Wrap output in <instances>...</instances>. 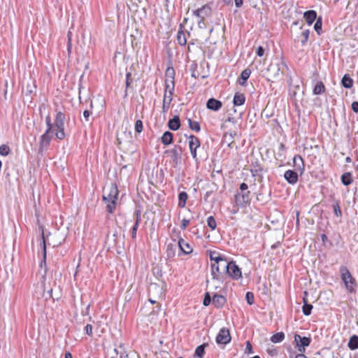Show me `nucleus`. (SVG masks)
<instances>
[{
	"label": "nucleus",
	"mask_w": 358,
	"mask_h": 358,
	"mask_svg": "<svg viewBox=\"0 0 358 358\" xmlns=\"http://www.w3.org/2000/svg\"><path fill=\"white\" fill-rule=\"evenodd\" d=\"M143 129V122L140 120H138L135 122V131L137 133H141V132H142Z\"/></svg>",
	"instance_id": "58836bf2"
},
{
	"label": "nucleus",
	"mask_w": 358,
	"mask_h": 358,
	"mask_svg": "<svg viewBox=\"0 0 358 358\" xmlns=\"http://www.w3.org/2000/svg\"><path fill=\"white\" fill-rule=\"evenodd\" d=\"M339 273L346 290L350 293L355 292L357 282L349 269L346 266H342L339 268Z\"/></svg>",
	"instance_id": "7ed1b4c3"
},
{
	"label": "nucleus",
	"mask_w": 358,
	"mask_h": 358,
	"mask_svg": "<svg viewBox=\"0 0 358 358\" xmlns=\"http://www.w3.org/2000/svg\"><path fill=\"white\" fill-rule=\"evenodd\" d=\"M222 262H213L211 264V274L213 279L218 280L220 278L221 271L220 269V264Z\"/></svg>",
	"instance_id": "a211bd4d"
},
{
	"label": "nucleus",
	"mask_w": 358,
	"mask_h": 358,
	"mask_svg": "<svg viewBox=\"0 0 358 358\" xmlns=\"http://www.w3.org/2000/svg\"><path fill=\"white\" fill-rule=\"evenodd\" d=\"M322 19H321V17H320L319 19L317 20V21L314 25V29L318 34H320V31L322 30Z\"/></svg>",
	"instance_id": "ea45409f"
},
{
	"label": "nucleus",
	"mask_w": 358,
	"mask_h": 358,
	"mask_svg": "<svg viewBox=\"0 0 358 358\" xmlns=\"http://www.w3.org/2000/svg\"><path fill=\"white\" fill-rule=\"evenodd\" d=\"M294 166L296 167V171L303 173L305 171L304 161L301 155H296L293 158Z\"/></svg>",
	"instance_id": "ddd939ff"
},
{
	"label": "nucleus",
	"mask_w": 358,
	"mask_h": 358,
	"mask_svg": "<svg viewBox=\"0 0 358 358\" xmlns=\"http://www.w3.org/2000/svg\"><path fill=\"white\" fill-rule=\"evenodd\" d=\"M250 191H248L247 192H245V193H243L242 195H241V197H242V201H239V196L240 195L239 194H236L235 195V200H236V202L238 203V202L239 203H247L249 201V197H250Z\"/></svg>",
	"instance_id": "f704fd0d"
},
{
	"label": "nucleus",
	"mask_w": 358,
	"mask_h": 358,
	"mask_svg": "<svg viewBox=\"0 0 358 358\" xmlns=\"http://www.w3.org/2000/svg\"><path fill=\"white\" fill-rule=\"evenodd\" d=\"M67 37H68V41H72V33L71 31H68Z\"/></svg>",
	"instance_id": "bf43d9fd"
},
{
	"label": "nucleus",
	"mask_w": 358,
	"mask_h": 358,
	"mask_svg": "<svg viewBox=\"0 0 358 358\" xmlns=\"http://www.w3.org/2000/svg\"><path fill=\"white\" fill-rule=\"evenodd\" d=\"M207 225L210 228L212 231L216 229L217 222L213 216L211 215L207 218Z\"/></svg>",
	"instance_id": "c9c22d12"
},
{
	"label": "nucleus",
	"mask_w": 358,
	"mask_h": 358,
	"mask_svg": "<svg viewBox=\"0 0 358 358\" xmlns=\"http://www.w3.org/2000/svg\"><path fill=\"white\" fill-rule=\"evenodd\" d=\"M325 90V86L322 81L318 82L313 89L314 94H320Z\"/></svg>",
	"instance_id": "2f4dec72"
},
{
	"label": "nucleus",
	"mask_w": 358,
	"mask_h": 358,
	"mask_svg": "<svg viewBox=\"0 0 358 358\" xmlns=\"http://www.w3.org/2000/svg\"><path fill=\"white\" fill-rule=\"evenodd\" d=\"M177 41L179 45L185 46L187 43V38L184 31V27L180 24L177 33Z\"/></svg>",
	"instance_id": "dca6fc26"
},
{
	"label": "nucleus",
	"mask_w": 358,
	"mask_h": 358,
	"mask_svg": "<svg viewBox=\"0 0 358 358\" xmlns=\"http://www.w3.org/2000/svg\"><path fill=\"white\" fill-rule=\"evenodd\" d=\"M224 267L226 268L227 274L231 278L238 280L242 277L241 271L234 262L232 261L227 264H224Z\"/></svg>",
	"instance_id": "0eeeda50"
},
{
	"label": "nucleus",
	"mask_w": 358,
	"mask_h": 358,
	"mask_svg": "<svg viewBox=\"0 0 358 358\" xmlns=\"http://www.w3.org/2000/svg\"><path fill=\"white\" fill-rule=\"evenodd\" d=\"M285 339V334L283 332H278L271 337V341L273 343H280Z\"/></svg>",
	"instance_id": "7c9ffc66"
},
{
	"label": "nucleus",
	"mask_w": 358,
	"mask_h": 358,
	"mask_svg": "<svg viewBox=\"0 0 358 358\" xmlns=\"http://www.w3.org/2000/svg\"><path fill=\"white\" fill-rule=\"evenodd\" d=\"M213 304L216 308H221L225 303V299L222 295L215 294L212 299Z\"/></svg>",
	"instance_id": "4be33fe9"
},
{
	"label": "nucleus",
	"mask_w": 358,
	"mask_h": 358,
	"mask_svg": "<svg viewBox=\"0 0 358 358\" xmlns=\"http://www.w3.org/2000/svg\"><path fill=\"white\" fill-rule=\"evenodd\" d=\"M42 238H43V262L44 263H45V259H46V245H45V238H44V235L43 234L42 236Z\"/></svg>",
	"instance_id": "c03bdc74"
},
{
	"label": "nucleus",
	"mask_w": 358,
	"mask_h": 358,
	"mask_svg": "<svg viewBox=\"0 0 358 358\" xmlns=\"http://www.w3.org/2000/svg\"><path fill=\"white\" fill-rule=\"evenodd\" d=\"M209 257L212 262H224V263H227V259L222 256L217 251H208Z\"/></svg>",
	"instance_id": "412c9836"
},
{
	"label": "nucleus",
	"mask_w": 358,
	"mask_h": 358,
	"mask_svg": "<svg viewBox=\"0 0 358 358\" xmlns=\"http://www.w3.org/2000/svg\"><path fill=\"white\" fill-rule=\"evenodd\" d=\"M162 103V112L166 113L170 108L175 90V70L168 67L165 71V84Z\"/></svg>",
	"instance_id": "f257e3e1"
},
{
	"label": "nucleus",
	"mask_w": 358,
	"mask_h": 358,
	"mask_svg": "<svg viewBox=\"0 0 358 358\" xmlns=\"http://www.w3.org/2000/svg\"><path fill=\"white\" fill-rule=\"evenodd\" d=\"M171 153L172 154L173 159L177 163L178 160V158H179V155H178V153L177 150H175V149L171 150Z\"/></svg>",
	"instance_id": "de8ad7c7"
},
{
	"label": "nucleus",
	"mask_w": 358,
	"mask_h": 358,
	"mask_svg": "<svg viewBox=\"0 0 358 358\" xmlns=\"http://www.w3.org/2000/svg\"><path fill=\"white\" fill-rule=\"evenodd\" d=\"M251 74V70L249 69H244L241 73L240 77L238 78V82L239 85L241 86H246L247 80L250 78Z\"/></svg>",
	"instance_id": "f3484780"
},
{
	"label": "nucleus",
	"mask_w": 358,
	"mask_h": 358,
	"mask_svg": "<svg viewBox=\"0 0 358 358\" xmlns=\"http://www.w3.org/2000/svg\"><path fill=\"white\" fill-rule=\"evenodd\" d=\"M353 181L352 173L350 172L344 173L341 176V182L344 185H349Z\"/></svg>",
	"instance_id": "cd10ccee"
},
{
	"label": "nucleus",
	"mask_w": 358,
	"mask_h": 358,
	"mask_svg": "<svg viewBox=\"0 0 358 358\" xmlns=\"http://www.w3.org/2000/svg\"><path fill=\"white\" fill-rule=\"evenodd\" d=\"M188 144L190 150L191 155L194 159H197L196 149L201 145L200 140L198 137L190 135L188 137Z\"/></svg>",
	"instance_id": "9d476101"
},
{
	"label": "nucleus",
	"mask_w": 358,
	"mask_h": 358,
	"mask_svg": "<svg viewBox=\"0 0 358 358\" xmlns=\"http://www.w3.org/2000/svg\"><path fill=\"white\" fill-rule=\"evenodd\" d=\"M161 140H162V143L164 145H170L173 142V134H172V133L170 132V131L164 132V134L162 135V138H161Z\"/></svg>",
	"instance_id": "b1692460"
},
{
	"label": "nucleus",
	"mask_w": 358,
	"mask_h": 358,
	"mask_svg": "<svg viewBox=\"0 0 358 358\" xmlns=\"http://www.w3.org/2000/svg\"><path fill=\"white\" fill-rule=\"evenodd\" d=\"M341 84L345 88H351L353 85V80L348 74H345L341 80Z\"/></svg>",
	"instance_id": "393cba45"
},
{
	"label": "nucleus",
	"mask_w": 358,
	"mask_h": 358,
	"mask_svg": "<svg viewBox=\"0 0 358 358\" xmlns=\"http://www.w3.org/2000/svg\"><path fill=\"white\" fill-rule=\"evenodd\" d=\"M350 160H351V159H350V157H348L346 158V161H347V162H350Z\"/></svg>",
	"instance_id": "e2e57ef3"
},
{
	"label": "nucleus",
	"mask_w": 358,
	"mask_h": 358,
	"mask_svg": "<svg viewBox=\"0 0 358 358\" xmlns=\"http://www.w3.org/2000/svg\"><path fill=\"white\" fill-rule=\"evenodd\" d=\"M211 8L209 5L206 4L201 8H198L193 11V14L201 18V21H203L206 17H208L211 15Z\"/></svg>",
	"instance_id": "9b49d317"
},
{
	"label": "nucleus",
	"mask_w": 358,
	"mask_h": 358,
	"mask_svg": "<svg viewBox=\"0 0 358 358\" xmlns=\"http://www.w3.org/2000/svg\"><path fill=\"white\" fill-rule=\"evenodd\" d=\"M245 96L244 94L241 92H236L234 94L233 103L235 106H240L245 103Z\"/></svg>",
	"instance_id": "aec40b11"
},
{
	"label": "nucleus",
	"mask_w": 358,
	"mask_h": 358,
	"mask_svg": "<svg viewBox=\"0 0 358 358\" xmlns=\"http://www.w3.org/2000/svg\"><path fill=\"white\" fill-rule=\"evenodd\" d=\"M303 302H304V304L302 307L303 313L305 315H309L311 313V310L313 309V306L311 304H308L307 303V300L305 297L303 298Z\"/></svg>",
	"instance_id": "72a5a7b5"
},
{
	"label": "nucleus",
	"mask_w": 358,
	"mask_h": 358,
	"mask_svg": "<svg viewBox=\"0 0 358 358\" xmlns=\"http://www.w3.org/2000/svg\"><path fill=\"white\" fill-rule=\"evenodd\" d=\"M188 124L189 128L196 132L201 131L200 124L197 121H193L192 119H188Z\"/></svg>",
	"instance_id": "473e14b6"
},
{
	"label": "nucleus",
	"mask_w": 358,
	"mask_h": 358,
	"mask_svg": "<svg viewBox=\"0 0 358 358\" xmlns=\"http://www.w3.org/2000/svg\"><path fill=\"white\" fill-rule=\"evenodd\" d=\"M294 343H296V346L298 348L299 352H305V348L308 347L310 344L311 339L309 337H301L299 334H295Z\"/></svg>",
	"instance_id": "6e6552de"
},
{
	"label": "nucleus",
	"mask_w": 358,
	"mask_h": 358,
	"mask_svg": "<svg viewBox=\"0 0 358 358\" xmlns=\"http://www.w3.org/2000/svg\"><path fill=\"white\" fill-rule=\"evenodd\" d=\"M284 178L291 185H295L299 180L297 173L292 170L286 171L284 173Z\"/></svg>",
	"instance_id": "f8f14e48"
},
{
	"label": "nucleus",
	"mask_w": 358,
	"mask_h": 358,
	"mask_svg": "<svg viewBox=\"0 0 358 358\" xmlns=\"http://www.w3.org/2000/svg\"><path fill=\"white\" fill-rule=\"evenodd\" d=\"M211 302V298L208 292L205 294V296L203 299V304L205 306H208Z\"/></svg>",
	"instance_id": "a19ab883"
},
{
	"label": "nucleus",
	"mask_w": 358,
	"mask_h": 358,
	"mask_svg": "<svg viewBox=\"0 0 358 358\" xmlns=\"http://www.w3.org/2000/svg\"><path fill=\"white\" fill-rule=\"evenodd\" d=\"M231 334L229 329L223 327L220 329L217 336L216 342L217 344L226 345L231 341Z\"/></svg>",
	"instance_id": "1a4fd4ad"
},
{
	"label": "nucleus",
	"mask_w": 358,
	"mask_h": 358,
	"mask_svg": "<svg viewBox=\"0 0 358 358\" xmlns=\"http://www.w3.org/2000/svg\"><path fill=\"white\" fill-rule=\"evenodd\" d=\"M119 190L115 183H111L104 188L103 200L106 204V210L108 213L113 214L116 208Z\"/></svg>",
	"instance_id": "f03ea898"
},
{
	"label": "nucleus",
	"mask_w": 358,
	"mask_h": 358,
	"mask_svg": "<svg viewBox=\"0 0 358 358\" xmlns=\"http://www.w3.org/2000/svg\"><path fill=\"white\" fill-rule=\"evenodd\" d=\"M65 114L62 111H57L55 115L53 124V131L59 140L64 139L66 134L64 131Z\"/></svg>",
	"instance_id": "39448f33"
},
{
	"label": "nucleus",
	"mask_w": 358,
	"mask_h": 358,
	"mask_svg": "<svg viewBox=\"0 0 358 358\" xmlns=\"http://www.w3.org/2000/svg\"><path fill=\"white\" fill-rule=\"evenodd\" d=\"M10 152V148L7 145H1L0 146V155L2 156H7Z\"/></svg>",
	"instance_id": "4c0bfd02"
},
{
	"label": "nucleus",
	"mask_w": 358,
	"mask_h": 358,
	"mask_svg": "<svg viewBox=\"0 0 358 358\" xmlns=\"http://www.w3.org/2000/svg\"><path fill=\"white\" fill-rule=\"evenodd\" d=\"M303 17L306 22L309 24H312L317 18V13L313 10H310L304 13Z\"/></svg>",
	"instance_id": "6ab92c4d"
},
{
	"label": "nucleus",
	"mask_w": 358,
	"mask_h": 358,
	"mask_svg": "<svg viewBox=\"0 0 358 358\" xmlns=\"http://www.w3.org/2000/svg\"><path fill=\"white\" fill-rule=\"evenodd\" d=\"M352 109L354 112H358V102L355 101L352 103Z\"/></svg>",
	"instance_id": "864d4df0"
},
{
	"label": "nucleus",
	"mask_w": 358,
	"mask_h": 358,
	"mask_svg": "<svg viewBox=\"0 0 358 358\" xmlns=\"http://www.w3.org/2000/svg\"><path fill=\"white\" fill-rule=\"evenodd\" d=\"M309 34H310V31L308 29H306L302 31L301 42L303 45L306 44V43L308 40V38H309Z\"/></svg>",
	"instance_id": "e433bc0d"
},
{
	"label": "nucleus",
	"mask_w": 358,
	"mask_h": 358,
	"mask_svg": "<svg viewBox=\"0 0 358 358\" xmlns=\"http://www.w3.org/2000/svg\"><path fill=\"white\" fill-rule=\"evenodd\" d=\"M166 291L164 286L157 283H150L148 287L149 301L152 304L159 303V301L164 299Z\"/></svg>",
	"instance_id": "20e7f679"
},
{
	"label": "nucleus",
	"mask_w": 358,
	"mask_h": 358,
	"mask_svg": "<svg viewBox=\"0 0 358 358\" xmlns=\"http://www.w3.org/2000/svg\"><path fill=\"white\" fill-rule=\"evenodd\" d=\"M334 211L336 216H338V217L341 216V214H342L340 206L338 203L334 206Z\"/></svg>",
	"instance_id": "49530a36"
},
{
	"label": "nucleus",
	"mask_w": 358,
	"mask_h": 358,
	"mask_svg": "<svg viewBox=\"0 0 358 358\" xmlns=\"http://www.w3.org/2000/svg\"><path fill=\"white\" fill-rule=\"evenodd\" d=\"M64 358H73V357H72V355L71 354V352H66L65 353V357H64Z\"/></svg>",
	"instance_id": "052dcab7"
},
{
	"label": "nucleus",
	"mask_w": 358,
	"mask_h": 358,
	"mask_svg": "<svg viewBox=\"0 0 358 358\" xmlns=\"http://www.w3.org/2000/svg\"><path fill=\"white\" fill-rule=\"evenodd\" d=\"M188 199V195L185 192H181L178 195V206L180 208H184L186 206V202Z\"/></svg>",
	"instance_id": "a878e982"
},
{
	"label": "nucleus",
	"mask_w": 358,
	"mask_h": 358,
	"mask_svg": "<svg viewBox=\"0 0 358 358\" xmlns=\"http://www.w3.org/2000/svg\"><path fill=\"white\" fill-rule=\"evenodd\" d=\"M45 123L47 129L45 133L41 136L39 141V150L41 151L48 148L52 139L51 133L53 131V124H52L51 117L49 115L45 117Z\"/></svg>",
	"instance_id": "423d86ee"
},
{
	"label": "nucleus",
	"mask_w": 358,
	"mask_h": 358,
	"mask_svg": "<svg viewBox=\"0 0 358 358\" xmlns=\"http://www.w3.org/2000/svg\"><path fill=\"white\" fill-rule=\"evenodd\" d=\"M169 127L170 129L176 131L180 127V121L178 116H175L169 121Z\"/></svg>",
	"instance_id": "5701e85b"
},
{
	"label": "nucleus",
	"mask_w": 358,
	"mask_h": 358,
	"mask_svg": "<svg viewBox=\"0 0 358 358\" xmlns=\"http://www.w3.org/2000/svg\"><path fill=\"white\" fill-rule=\"evenodd\" d=\"M305 352H299L295 356V358H308L305 355Z\"/></svg>",
	"instance_id": "13d9d810"
},
{
	"label": "nucleus",
	"mask_w": 358,
	"mask_h": 358,
	"mask_svg": "<svg viewBox=\"0 0 358 358\" xmlns=\"http://www.w3.org/2000/svg\"><path fill=\"white\" fill-rule=\"evenodd\" d=\"M248 188V186L246 183L245 182H243L240 185V189L242 191V192H244L245 190H247Z\"/></svg>",
	"instance_id": "5fc2aeb1"
},
{
	"label": "nucleus",
	"mask_w": 358,
	"mask_h": 358,
	"mask_svg": "<svg viewBox=\"0 0 358 358\" xmlns=\"http://www.w3.org/2000/svg\"><path fill=\"white\" fill-rule=\"evenodd\" d=\"M208 345L206 343H203L199 345L194 352V358H202L205 353V348Z\"/></svg>",
	"instance_id": "c756f323"
},
{
	"label": "nucleus",
	"mask_w": 358,
	"mask_h": 358,
	"mask_svg": "<svg viewBox=\"0 0 358 358\" xmlns=\"http://www.w3.org/2000/svg\"><path fill=\"white\" fill-rule=\"evenodd\" d=\"M71 49H72V43L71 41L67 42V52H68V56L70 57L71 54Z\"/></svg>",
	"instance_id": "603ef678"
},
{
	"label": "nucleus",
	"mask_w": 358,
	"mask_h": 358,
	"mask_svg": "<svg viewBox=\"0 0 358 358\" xmlns=\"http://www.w3.org/2000/svg\"><path fill=\"white\" fill-rule=\"evenodd\" d=\"M178 244L181 252L185 255L190 254L193 251V248L189 243L182 238H179Z\"/></svg>",
	"instance_id": "4468645a"
},
{
	"label": "nucleus",
	"mask_w": 358,
	"mask_h": 358,
	"mask_svg": "<svg viewBox=\"0 0 358 358\" xmlns=\"http://www.w3.org/2000/svg\"><path fill=\"white\" fill-rule=\"evenodd\" d=\"M187 49H188V51H190V48H189V45H188V48H187Z\"/></svg>",
	"instance_id": "69168bd1"
},
{
	"label": "nucleus",
	"mask_w": 358,
	"mask_h": 358,
	"mask_svg": "<svg viewBox=\"0 0 358 358\" xmlns=\"http://www.w3.org/2000/svg\"><path fill=\"white\" fill-rule=\"evenodd\" d=\"M251 358H260V357L258 356V355H256V356H254L253 357H251Z\"/></svg>",
	"instance_id": "0e129e2a"
},
{
	"label": "nucleus",
	"mask_w": 358,
	"mask_h": 358,
	"mask_svg": "<svg viewBox=\"0 0 358 358\" xmlns=\"http://www.w3.org/2000/svg\"><path fill=\"white\" fill-rule=\"evenodd\" d=\"M206 106L210 110L217 111L222 108V103L220 101L211 98L207 101Z\"/></svg>",
	"instance_id": "2eb2a0df"
},
{
	"label": "nucleus",
	"mask_w": 358,
	"mask_h": 358,
	"mask_svg": "<svg viewBox=\"0 0 358 358\" xmlns=\"http://www.w3.org/2000/svg\"><path fill=\"white\" fill-rule=\"evenodd\" d=\"M190 220L188 219H182L181 221L180 228L182 230H185L189 224Z\"/></svg>",
	"instance_id": "37998d69"
},
{
	"label": "nucleus",
	"mask_w": 358,
	"mask_h": 358,
	"mask_svg": "<svg viewBox=\"0 0 358 358\" xmlns=\"http://www.w3.org/2000/svg\"><path fill=\"white\" fill-rule=\"evenodd\" d=\"M131 73H127V75H126V85H127V87H128L129 85V80L131 78Z\"/></svg>",
	"instance_id": "6e6d98bb"
},
{
	"label": "nucleus",
	"mask_w": 358,
	"mask_h": 358,
	"mask_svg": "<svg viewBox=\"0 0 358 358\" xmlns=\"http://www.w3.org/2000/svg\"><path fill=\"white\" fill-rule=\"evenodd\" d=\"M252 352H253L252 346L249 341H247L246 348H245V353L252 354Z\"/></svg>",
	"instance_id": "09e8293b"
},
{
	"label": "nucleus",
	"mask_w": 358,
	"mask_h": 358,
	"mask_svg": "<svg viewBox=\"0 0 358 358\" xmlns=\"http://www.w3.org/2000/svg\"><path fill=\"white\" fill-rule=\"evenodd\" d=\"M348 348L351 350H355L358 349V336L353 335L350 338L349 342L348 343Z\"/></svg>",
	"instance_id": "bb28decb"
},
{
	"label": "nucleus",
	"mask_w": 358,
	"mask_h": 358,
	"mask_svg": "<svg viewBox=\"0 0 358 358\" xmlns=\"http://www.w3.org/2000/svg\"><path fill=\"white\" fill-rule=\"evenodd\" d=\"M236 7L239 8L243 5V0H234Z\"/></svg>",
	"instance_id": "4d7b16f0"
},
{
	"label": "nucleus",
	"mask_w": 358,
	"mask_h": 358,
	"mask_svg": "<svg viewBox=\"0 0 358 358\" xmlns=\"http://www.w3.org/2000/svg\"><path fill=\"white\" fill-rule=\"evenodd\" d=\"M91 113H92L90 111H89L88 110H84L83 116H84L86 122L89 121V118H90V116Z\"/></svg>",
	"instance_id": "3c124183"
},
{
	"label": "nucleus",
	"mask_w": 358,
	"mask_h": 358,
	"mask_svg": "<svg viewBox=\"0 0 358 358\" xmlns=\"http://www.w3.org/2000/svg\"><path fill=\"white\" fill-rule=\"evenodd\" d=\"M327 239V237L325 234L322 235V240L323 242H324Z\"/></svg>",
	"instance_id": "680f3d73"
},
{
	"label": "nucleus",
	"mask_w": 358,
	"mask_h": 358,
	"mask_svg": "<svg viewBox=\"0 0 358 358\" xmlns=\"http://www.w3.org/2000/svg\"><path fill=\"white\" fill-rule=\"evenodd\" d=\"M246 299H247V301L248 303L250 304V305H252L254 303V295L252 292H247L246 293Z\"/></svg>",
	"instance_id": "79ce46f5"
},
{
	"label": "nucleus",
	"mask_w": 358,
	"mask_h": 358,
	"mask_svg": "<svg viewBox=\"0 0 358 358\" xmlns=\"http://www.w3.org/2000/svg\"><path fill=\"white\" fill-rule=\"evenodd\" d=\"M264 54V49L262 46H259L257 50V55L259 57H262Z\"/></svg>",
	"instance_id": "8fccbe9b"
},
{
	"label": "nucleus",
	"mask_w": 358,
	"mask_h": 358,
	"mask_svg": "<svg viewBox=\"0 0 358 358\" xmlns=\"http://www.w3.org/2000/svg\"><path fill=\"white\" fill-rule=\"evenodd\" d=\"M140 222H141V215H140L139 212H137L136 222L131 229V237L133 239H135L136 237L137 230H138Z\"/></svg>",
	"instance_id": "c85d7f7f"
},
{
	"label": "nucleus",
	"mask_w": 358,
	"mask_h": 358,
	"mask_svg": "<svg viewBox=\"0 0 358 358\" xmlns=\"http://www.w3.org/2000/svg\"><path fill=\"white\" fill-rule=\"evenodd\" d=\"M178 358H182V357H178Z\"/></svg>",
	"instance_id": "338daca9"
},
{
	"label": "nucleus",
	"mask_w": 358,
	"mask_h": 358,
	"mask_svg": "<svg viewBox=\"0 0 358 358\" xmlns=\"http://www.w3.org/2000/svg\"><path fill=\"white\" fill-rule=\"evenodd\" d=\"M92 329V326L90 324H87L85 327V333L90 336H92L93 334Z\"/></svg>",
	"instance_id": "a18cd8bd"
}]
</instances>
